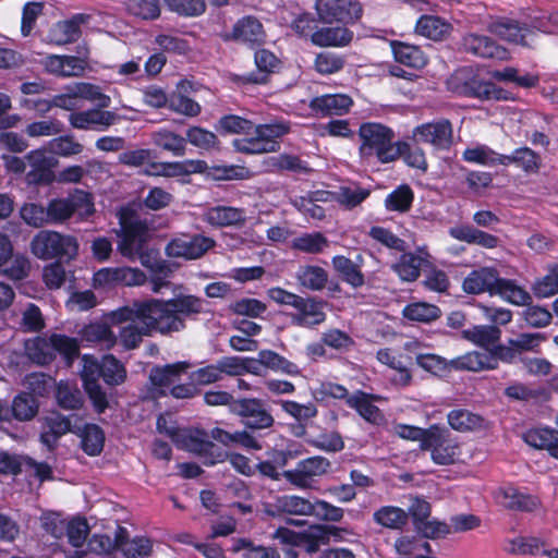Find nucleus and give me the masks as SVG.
Here are the masks:
<instances>
[{
    "label": "nucleus",
    "instance_id": "f257e3e1",
    "mask_svg": "<svg viewBox=\"0 0 558 558\" xmlns=\"http://www.w3.org/2000/svg\"><path fill=\"white\" fill-rule=\"evenodd\" d=\"M204 300L192 294L170 300L148 299L134 301L109 314L112 325H122L119 336L105 324L94 323L81 331L82 340L112 348L117 340L125 350L140 347L145 337L154 333L168 336L185 328V318L204 311Z\"/></svg>",
    "mask_w": 558,
    "mask_h": 558
},
{
    "label": "nucleus",
    "instance_id": "f03ea898",
    "mask_svg": "<svg viewBox=\"0 0 558 558\" xmlns=\"http://www.w3.org/2000/svg\"><path fill=\"white\" fill-rule=\"evenodd\" d=\"M463 290L471 294L483 292L498 294L505 301L519 306L526 305L531 300L527 291L513 280L499 278L492 268H481L470 272L463 281Z\"/></svg>",
    "mask_w": 558,
    "mask_h": 558
},
{
    "label": "nucleus",
    "instance_id": "7ed1b4c3",
    "mask_svg": "<svg viewBox=\"0 0 558 558\" xmlns=\"http://www.w3.org/2000/svg\"><path fill=\"white\" fill-rule=\"evenodd\" d=\"M359 136L362 141L360 154L364 158L377 157L380 162L396 160L407 143H393L391 129L381 123L366 122L361 124Z\"/></svg>",
    "mask_w": 558,
    "mask_h": 558
},
{
    "label": "nucleus",
    "instance_id": "20e7f679",
    "mask_svg": "<svg viewBox=\"0 0 558 558\" xmlns=\"http://www.w3.org/2000/svg\"><path fill=\"white\" fill-rule=\"evenodd\" d=\"M290 123L276 120L254 125L251 136L236 138L232 145L236 151L245 154H267L279 150L278 138L290 132Z\"/></svg>",
    "mask_w": 558,
    "mask_h": 558
},
{
    "label": "nucleus",
    "instance_id": "39448f33",
    "mask_svg": "<svg viewBox=\"0 0 558 558\" xmlns=\"http://www.w3.org/2000/svg\"><path fill=\"white\" fill-rule=\"evenodd\" d=\"M29 248L32 254L41 260H71L78 253V243L72 235L53 230H41L33 236Z\"/></svg>",
    "mask_w": 558,
    "mask_h": 558
},
{
    "label": "nucleus",
    "instance_id": "423d86ee",
    "mask_svg": "<svg viewBox=\"0 0 558 558\" xmlns=\"http://www.w3.org/2000/svg\"><path fill=\"white\" fill-rule=\"evenodd\" d=\"M121 241L118 244V251L131 260L140 258L143 266L154 268L149 263V257L142 254L143 245L150 236V230L145 221L135 217L120 216Z\"/></svg>",
    "mask_w": 558,
    "mask_h": 558
},
{
    "label": "nucleus",
    "instance_id": "0eeeda50",
    "mask_svg": "<svg viewBox=\"0 0 558 558\" xmlns=\"http://www.w3.org/2000/svg\"><path fill=\"white\" fill-rule=\"evenodd\" d=\"M420 448L430 451L433 462L439 465L452 464L460 457L459 442L446 428L437 425L427 428V436Z\"/></svg>",
    "mask_w": 558,
    "mask_h": 558
},
{
    "label": "nucleus",
    "instance_id": "6e6552de",
    "mask_svg": "<svg viewBox=\"0 0 558 558\" xmlns=\"http://www.w3.org/2000/svg\"><path fill=\"white\" fill-rule=\"evenodd\" d=\"M82 360L83 368L81 371V378L84 389L96 412L102 413L109 405L107 395L98 383L99 377H102V361L99 363L89 355H84Z\"/></svg>",
    "mask_w": 558,
    "mask_h": 558
},
{
    "label": "nucleus",
    "instance_id": "1a4fd4ad",
    "mask_svg": "<svg viewBox=\"0 0 558 558\" xmlns=\"http://www.w3.org/2000/svg\"><path fill=\"white\" fill-rule=\"evenodd\" d=\"M316 11L322 22L353 23L362 16V5L357 0H317Z\"/></svg>",
    "mask_w": 558,
    "mask_h": 558
},
{
    "label": "nucleus",
    "instance_id": "9d476101",
    "mask_svg": "<svg viewBox=\"0 0 558 558\" xmlns=\"http://www.w3.org/2000/svg\"><path fill=\"white\" fill-rule=\"evenodd\" d=\"M231 411L241 416L243 424L250 429L270 428L275 423L271 413L256 398L234 400L231 404Z\"/></svg>",
    "mask_w": 558,
    "mask_h": 558
},
{
    "label": "nucleus",
    "instance_id": "9b49d317",
    "mask_svg": "<svg viewBox=\"0 0 558 558\" xmlns=\"http://www.w3.org/2000/svg\"><path fill=\"white\" fill-rule=\"evenodd\" d=\"M331 466L330 461L322 456H315L300 461L295 469L283 472V477L296 488L307 489L314 477L326 474Z\"/></svg>",
    "mask_w": 558,
    "mask_h": 558
},
{
    "label": "nucleus",
    "instance_id": "f8f14e48",
    "mask_svg": "<svg viewBox=\"0 0 558 558\" xmlns=\"http://www.w3.org/2000/svg\"><path fill=\"white\" fill-rule=\"evenodd\" d=\"M216 242L202 234L182 235L172 239L166 246V254L172 258L197 259L215 246Z\"/></svg>",
    "mask_w": 558,
    "mask_h": 558
},
{
    "label": "nucleus",
    "instance_id": "ddd939ff",
    "mask_svg": "<svg viewBox=\"0 0 558 558\" xmlns=\"http://www.w3.org/2000/svg\"><path fill=\"white\" fill-rule=\"evenodd\" d=\"M326 305L327 303L322 299L300 295L293 306L295 312L290 315L291 323L302 328H315L327 318Z\"/></svg>",
    "mask_w": 558,
    "mask_h": 558
},
{
    "label": "nucleus",
    "instance_id": "4468645a",
    "mask_svg": "<svg viewBox=\"0 0 558 558\" xmlns=\"http://www.w3.org/2000/svg\"><path fill=\"white\" fill-rule=\"evenodd\" d=\"M145 280V274L138 268L106 267L94 274L93 284L95 288H110L118 284L131 287L142 286Z\"/></svg>",
    "mask_w": 558,
    "mask_h": 558
},
{
    "label": "nucleus",
    "instance_id": "2eb2a0df",
    "mask_svg": "<svg viewBox=\"0 0 558 558\" xmlns=\"http://www.w3.org/2000/svg\"><path fill=\"white\" fill-rule=\"evenodd\" d=\"M413 138L437 149H448L452 144V125L448 120L424 123L413 130Z\"/></svg>",
    "mask_w": 558,
    "mask_h": 558
},
{
    "label": "nucleus",
    "instance_id": "dca6fc26",
    "mask_svg": "<svg viewBox=\"0 0 558 558\" xmlns=\"http://www.w3.org/2000/svg\"><path fill=\"white\" fill-rule=\"evenodd\" d=\"M102 108H90L71 112L69 123L73 129L106 131L118 120V116Z\"/></svg>",
    "mask_w": 558,
    "mask_h": 558
},
{
    "label": "nucleus",
    "instance_id": "f3484780",
    "mask_svg": "<svg viewBox=\"0 0 558 558\" xmlns=\"http://www.w3.org/2000/svg\"><path fill=\"white\" fill-rule=\"evenodd\" d=\"M27 161L26 181L28 184H49L53 181L52 168L56 160L45 149H34L25 156Z\"/></svg>",
    "mask_w": 558,
    "mask_h": 558
},
{
    "label": "nucleus",
    "instance_id": "a211bd4d",
    "mask_svg": "<svg viewBox=\"0 0 558 558\" xmlns=\"http://www.w3.org/2000/svg\"><path fill=\"white\" fill-rule=\"evenodd\" d=\"M462 49L480 58L507 60L509 52L506 48L496 44L492 38L475 33L466 34L461 40Z\"/></svg>",
    "mask_w": 558,
    "mask_h": 558
},
{
    "label": "nucleus",
    "instance_id": "6ab92c4d",
    "mask_svg": "<svg viewBox=\"0 0 558 558\" xmlns=\"http://www.w3.org/2000/svg\"><path fill=\"white\" fill-rule=\"evenodd\" d=\"M264 511L270 517L311 515V500L298 495L276 496L264 505Z\"/></svg>",
    "mask_w": 558,
    "mask_h": 558
},
{
    "label": "nucleus",
    "instance_id": "aec40b11",
    "mask_svg": "<svg viewBox=\"0 0 558 558\" xmlns=\"http://www.w3.org/2000/svg\"><path fill=\"white\" fill-rule=\"evenodd\" d=\"M488 29L499 38L524 47H531L535 33L533 29L522 26L518 21L500 19L489 24Z\"/></svg>",
    "mask_w": 558,
    "mask_h": 558
},
{
    "label": "nucleus",
    "instance_id": "412c9836",
    "mask_svg": "<svg viewBox=\"0 0 558 558\" xmlns=\"http://www.w3.org/2000/svg\"><path fill=\"white\" fill-rule=\"evenodd\" d=\"M430 258L425 247H418L414 253H403L392 265V269L403 281H415L420 277L422 267L432 265Z\"/></svg>",
    "mask_w": 558,
    "mask_h": 558
},
{
    "label": "nucleus",
    "instance_id": "4be33fe9",
    "mask_svg": "<svg viewBox=\"0 0 558 558\" xmlns=\"http://www.w3.org/2000/svg\"><path fill=\"white\" fill-rule=\"evenodd\" d=\"M231 38L241 44L255 46L265 41L266 33L257 17L247 15L233 25Z\"/></svg>",
    "mask_w": 558,
    "mask_h": 558
},
{
    "label": "nucleus",
    "instance_id": "5701e85b",
    "mask_svg": "<svg viewBox=\"0 0 558 558\" xmlns=\"http://www.w3.org/2000/svg\"><path fill=\"white\" fill-rule=\"evenodd\" d=\"M353 105L347 94H326L312 99L310 107L322 116H342L349 112Z\"/></svg>",
    "mask_w": 558,
    "mask_h": 558
},
{
    "label": "nucleus",
    "instance_id": "b1692460",
    "mask_svg": "<svg viewBox=\"0 0 558 558\" xmlns=\"http://www.w3.org/2000/svg\"><path fill=\"white\" fill-rule=\"evenodd\" d=\"M203 220L213 227L242 226L246 220L245 210L230 206H215L207 208Z\"/></svg>",
    "mask_w": 558,
    "mask_h": 558
},
{
    "label": "nucleus",
    "instance_id": "393cba45",
    "mask_svg": "<svg viewBox=\"0 0 558 558\" xmlns=\"http://www.w3.org/2000/svg\"><path fill=\"white\" fill-rule=\"evenodd\" d=\"M496 498L501 506L510 510L533 511L539 506L536 497L522 493L512 486L500 488Z\"/></svg>",
    "mask_w": 558,
    "mask_h": 558
},
{
    "label": "nucleus",
    "instance_id": "a878e982",
    "mask_svg": "<svg viewBox=\"0 0 558 558\" xmlns=\"http://www.w3.org/2000/svg\"><path fill=\"white\" fill-rule=\"evenodd\" d=\"M185 448L199 456L208 457L205 464L213 465L223 460V454L218 451V447L207 439V434L202 430L190 433L184 440Z\"/></svg>",
    "mask_w": 558,
    "mask_h": 558
},
{
    "label": "nucleus",
    "instance_id": "bb28decb",
    "mask_svg": "<svg viewBox=\"0 0 558 558\" xmlns=\"http://www.w3.org/2000/svg\"><path fill=\"white\" fill-rule=\"evenodd\" d=\"M416 34L438 41L446 39L452 32V25L437 15H422L415 25Z\"/></svg>",
    "mask_w": 558,
    "mask_h": 558
},
{
    "label": "nucleus",
    "instance_id": "cd10ccee",
    "mask_svg": "<svg viewBox=\"0 0 558 558\" xmlns=\"http://www.w3.org/2000/svg\"><path fill=\"white\" fill-rule=\"evenodd\" d=\"M353 39V33L344 26L322 27L311 35V40L319 47H343Z\"/></svg>",
    "mask_w": 558,
    "mask_h": 558
},
{
    "label": "nucleus",
    "instance_id": "c85d7f7f",
    "mask_svg": "<svg viewBox=\"0 0 558 558\" xmlns=\"http://www.w3.org/2000/svg\"><path fill=\"white\" fill-rule=\"evenodd\" d=\"M71 430V423L68 417L59 413H51L45 417L44 430L40 434V440L48 449L51 450L57 445L58 439Z\"/></svg>",
    "mask_w": 558,
    "mask_h": 558
},
{
    "label": "nucleus",
    "instance_id": "c756f323",
    "mask_svg": "<svg viewBox=\"0 0 558 558\" xmlns=\"http://www.w3.org/2000/svg\"><path fill=\"white\" fill-rule=\"evenodd\" d=\"M450 366L460 371L481 372L496 369V361L487 352L472 351L451 360Z\"/></svg>",
    "mask_w": 558,
    "mask_h": 558
},
{
    "label": "nucleus",
    "instance_id": "7c9ffc66",
    "mask_svg": "<svg viewBox=\"0 0 558 558\" xmlns=\"http://www.w3.org/2000/svg\"><path fill=\"white\" fill-rule=\"evenodd\" d=\"M463 338L490 352V349L500 341L501 330L496 326L476 325L463 330Z\"/></svg>",
    "mask_w": 558,
    "mask_h": 558
},
{
    "label": "nucleus",
    "instance_id": "2f4dec72",
    "mask_svg": "<svg viewBox=\"0 0 558 558\" xmlns=\"http://www.w3.org/2000/svg\"><path fill=\"white\" fill-rule=\"evenodd\" d=\"M190 368L187 362H178L173 364H167L162 367H154L150 371L149 379L151 384L161 389L163 392L165 388H169L173 385L181 376L186 373Z\"/></svg>",
    "mask_w": 558,
    "mask_h": 558
},
{
    "label": "nucleus",
    "instance_id": "473e14b6",
    "mask_svg": "<svg viewBox=\"0 0 558 558\" xmlns=\"http://www.w3.org/2000/svg\"><path fill=\"white\" fill-rule=\"evenodd\" d=\"M333 269L341 279L353 288H360L365 283L364 275L359 263L343 255H336L331 259Z\"/></svg>",
    "mask_w": 558,
    "mask_h": 558
},
{
    "label": "nucleus",
    "instance_id": "72a5a7b5",
    "mask_svg": "<svg viewBox=\"0 0 558 558\" xmlns=\"http://www.w3.org/2000/svg\"><path fill=\"white\" fill-rule=\"evenodd\" d=\"M392 51L397 62L414 69H422L427 64V56L418 46L396 41Z\"/></svg>",
    "mask_w": 558,
    "mask_h": 558
},
{
    "label": "nucleus",
    "instance_id": "f704fd0d",
    "mask_svg": "<svg viewBox=\"0 0 558 558\" xmlns=\"http://www.w3.org/2000/svg\"><path fill=\"white\" fill-rule=\"evenodd\" d=\"M299 284L310 291H322L328 282V272L315 265L301 266L295 275Z\"/></svg>",
    "mask_w": 558,
    "mask_h": 558
},
{
    "label": "nucleus",
    "instance_id": "c9c22d12",
    "mask_svg": "<svg viewBox=\"0 0 558 558\" xmlns=\"http://www.w3.org/2000/svg\"><path fill=\"white\" fill-rule=\"evenodd\" d=\"M457 90L466 97H474L482 100L506 99L502 89L498 88L490 82L480 80H471L470 82L463 84L460 88L457 87Z\"/></svg>",
    "mask_w": 558,
    "mask_h": 558
},
{
    "label": "nucleus",
    "instance_id": "e433bc0d",
    "mask_svg": "<svg viewBox=\"0 0 558 558\" xmlns=\"http://www.w3.org/2000/svg\"><path fill=\"white\" fill-rule=\"evenodd\" d=\"M265 166L268 171H291L299 174H306L312 170L306 161L290 154L271 156L265 160Z\"/></svg>",
    "mask_w": 558,
    "mask_h": 558
},
{
    "label": "nucleus",
    "instance_id": "4c0bfd02",
    "mask_svg": "<svg viewBox=\"0 0 558 558\" xmlns=\"http://www.w3.org/2000/svg\"><path fill=\"white\" fill-rule=\"evenodd\" d=\"M515 165L527 173L537 172L541 157L529 147L515 149L511 155H502L501 166Z\"/></svg>",
    "mask_w": 558,
    "mask_h": 558
},
{
    "label": "nucleus",
    "instance_id": "58836bf2",
    "mask_svg": "<svg viewBox=\"0 0 558 558\" xmlns=\"http://www.w3.org/2000/svg\"><path fill=\"white\" fill-rule=\"evenodd\" d=\"M153 143L173 156L182 157L186 151L185 138L167 129H160L151 133Z\"/></svg>",
    "mask_w": 558,
    "mask_h": 558
},
{
    "label": "nucleus",
    "instance_id": "ea45409f",
    "mask_svg": "<svg viewBox=\"0 0 558 558\" xmlns=\"http://www.w3.org/2000/svg\"><path fill=\"white\" fill-rule=\"evenodd\" d=\"M153 168L156 169L157 174L174 177L195 172H203L206 168V162L203 160L161 162L153 165Z\"/></svg>",
    "mask_w": 558,
    "mask_h": 558
},
{
    "label": "nucleus",
    "instance_id": "a19ab883",
    "mask_svg": "<svg viewBox=\"0 0 558 558\" xmlns=\"http://www.w3.org/2000/svg\"><path fill=\"white\" fill-rule=\"evenodd\" d=\"M441 311L438 306L426 302H414L402 310L404 318L417 323H430L440 317Z\"/></svg>",
    "mask_w": 558,
    "mask_h": 558
},
{
    "label": "nucleus",
    "instance_id": "79ce46f5",
    "mask_svg": "<svg viewBox=\"0 0 558 558\" xmlns=\"http://www.w3.org/2000/svg\"><path fill=\"white\" fill-rule=\"evenodd\" d=\"M255 63L258 73H251L246 81L255 84H264L267 81V75L274 72L278 66L279 60L271 51L260 49L255 53Z\"/></svg>",
    "mask_w": 558,
    "mask_h": 558
},
{
    "label": "nucleus",
    "instance_id": "37998d69",
    "mask_svg": "<svg viewBox=\"0 0 558 558\" xmlns=\"http://www.w3.org/2000/svg\"><path fill=\"white\" fill-rule=\"evenodd\" d=\"M374 521L387 529L399 530L408 522V513L393 506H384L373 514Z\"/></svg>",
    "mask_w": 558,
    "mask_h": 558
},
{
    "label": "nucleus",
    "instance_id": "c03bdc74",
    "mask_svg": "<svg viewBox=\"0 0 558 558\" xmlns=\"http://www.w3.org/2000/svg\"><path fill=\"white\" fill-rule=\"evenodd\" d=\"M258 362L264 367L272 371L282 372L292 376L300 374V369L296 364L288 361L286 357L271 350H262L258 353Z\"/></svg>",
    "mask_w": 558,
    "mask_h": 558
},
{
    "label": "nucleus",
    "instance_id": "a18cd8bd",
    "mask_svg": "<svg viewBox=\"0 0 558 558\" xmlns=\"http://www.w3.org/2000/svg\"><path fill=\"white\" fill-rule=\"evenodd\" d=\"M82 448L88 456H97L101 452L105 442V434L96 424H86L80 432Z\"/></svg>",
    "mask_w": 558,
    "mask_h": 558
},
{
    "label": "nucleus",
    "instance_id": "49530a36",
    "mask_svg": "<svg viewBox=\"0 0 558 558\" xmlns=\"http://www.w3.org/2000/svg\"><path fill=\"white\" fill-rule=\"evenodd\" d=\"M349 407L355 409L359 414L371 423H377L381 420V413L379 409L374 405L369 399V396L357 391L347 399Z\"/></svg>",
    "mask_w": 558,
    "mask_h": 558
},
{
    "label": "nucleus",
    "instance_id": "de8ad7c7",
    "mask_svg": "<svg viewBox=\"0 0 558 558\" xmlns=\"http://www.w3.org/2000/svg\"><path fill=\"white\" fill-rule=\"evenodd\" d=\"M329 246L328 239L320 232L304 233L292 241V247L306 254H320Z\"/></svg>",
    "mask_w": 558,
    "mask_h": 558
},
{
    "label": "nucleus",
    "instance_id": "09e8293b",
    "mask_svg": "<svg viewBox=\"0 0 558 558\" xmlns=\"http://www.w3.org/2000/svg\"><path fill=\"white\" fill-rule=\"evenodd\" d=\"M463 159L468 162L478 163L487 167L501 165L502 155L497 154L486 145L469 147L463 151Z\"/></svg>",
    "mask_w": 558,
    "mask_h": 558
},
{
    "label": "nucleus",
    "instance_id": "8fccbe9b",
    "mask_svg": "<svg viewBox=\"0 0 558 558\" xmlns=\"http://www.w3.org/2000/svg\"><path fill=\"white\" fill-rule=\"evenodd\" d=\"M449 425L458 432H469L482 427L483 418L464 409L452 410L448 413Z\"/></svg>",
    "mask_w": 558,
    "mask_h": 558
},
{
    "label": "nucleus",
    "instance_id": "3c124183",
    "mask_svg": "<svg viewBox=\"0 0 558 558\" xmlns=\"http://www.w3.org/2000/svg\"><path fill=\"white\" fill-rule=\"evenodd\" d=\"M26 352L32 361L45 365L53 360V347L50 338L37 337L26 343Z\"/></svg>",
    "mask_w": 558,
    "mask_h": 558
},
{
    "label": "nucleus",
    "instance_id": "603ef678",
    "mask_svg": "<svg viewBox=\"0 0 558 558\" xmlns=\"http://www.w3.org/2000/svg\"><path fill=\"white\" fill-rule=\"evenodd\" d=\"M533 292L537 298H550L558 293V263L547 266V274L538 278L533 284Z\"/></svg>",
    "mask_w": 558,
    "mask_h": 558
},
{
    "label": "nucleus",
    "instance_id": "864d4df0",
    "mask_svg": "<svg viewBox=\"0 0 558 558\" xmlns=\"http://www.w3.org/2000/svg\"><path fill=\"white\" fill-rule=\"evenodd\" d=\"M56 398L64 410H77L83 405V396L75 385L60 381L57 386Z\"/></svg>",
    "mask_w": 558,
    "mask_h": 558
},
{
    "label": "nucleus",
    "instance_id": "5fc2aeb1",
    "mask_svg": "<svg viewBox=\"0 0 558 558\" xmlns=\"http://www.w3.org/2000/svg\"><path fill=\"white\" fill-rule=\"evenodd\" d=\"M12 417L25 422L32 420L38 411L36 399L29 393H20L11 404Z\"/></svg>",
    "mask_w": 558,
    "mask_h": 558
},
{
    "label": "nucleus",
    "instance_id": "6e6d98bb",
    "mask_svg": "<svg viewBox=\"0 0 558 558\" xmlns=\"http://www.w3.org/2000/svg\"><path fill=\"white\" fill-rule=\"evenodd\" d=\"M166 8L180 16L195 17L206 11L205 0H162Z\"/></svg>",
    "mask_w": 558,
    "mask_h": 558
},
{
    "label": "nucleus",
    "instance_id": "4d7b16f0",
    "mask_svg": "<svg viewBox=\"0 0 558 558\" xmlns=\"http://www.w3.org/2000/svg\"><path fill=\"white\" fill-rule=\"evenodd\" d=\"M102 378L110 386H117L124 383L126 369L124 365L112 354L102 357Z\"/></svg>",
    "mask_w": 558,
    "mask_h": 558
},
{
    "label": "nucleus",
    "instance_id": "13d9d810",
    "mask_svg": "<svg viewBox=\"0 0 558 558\" xmlns=\"http://www.w3.org/2000/svg\"><path fill=\"white\" fill-rule=\"evenodd\" d=\"M117 547L125 558H147L151 554V542L145 537H135L130 541L117 539Z\"/></svg>",
    "mask_w": 558,
    "mask_h": 558
},
{
    "label": "nucleus",
    "instance_id": "bf43d9fd",
    "mask_svg": "<svg viewBox=\"0 0 558 558\" xmlns=\"http://www.w3.org/2000/svg\"><path fill=\"white\" fill-rule=\"evenodd\" d=\"M48 149L51 154L61 157H72L80 155L84 150V146L80 142L75 141L74 136L64 135L52 138L48 143Z\"/></svg>",
    "mask_w": 558,
    "mask_h": 558
},
{
    "label": "nucleus",
    "instance_id": "052dcab7",
    "mask_svg": "<svg viewBox=\"0 0 558 558\" xmlns=\"http://www.w3.org/2000/svg\"><path fill=\"white\" fill-rule=\"evenodd\" d=\"M506 550L511 555H537L547 549L538 538L517 537L508 542Z\"/></svg>",
    "mask_w": 558,
    "mask_h": 558
},
{
    "label": "nucleus",
    "instance_id": "680f3d73",
    "mask_svg": "<svg viewBox=\"0 0 558 558\" xmlns=\"http://www.w3.org/2000/svg\"><path fill=\"white\" fill-rule=\"evenodd\" d=\"M46 210L48 225L62 223L74 215L68 197L49 201Z\"/></svg>",
    "mask_w": 558,
    "mask_h": 558
},
{
    "label": "nucleus",
    "instance_id": "e2e57ef3",
    "mask_svg": "<svg viewBox=\"0 0 558 558\" xmlns=\"http://www.w3.org/2000/svg\"><path fill=\"white\" fill-rule=\"evenodd\" d=\"M555 429L542 427V428H532L523 433V440L535 449H544L550 452V446L553 445V440L555 439Z\"/></svg>",
    "mask_w": 558,
    "mask_h": 558
},
{
    "label": "nucleus",
    "instance_id": "0e129e2a",
    "mask_svg": "<svg viewBox=\"0 0 558 558\" xmlns=\"http://www.w3.org/2000/svg\"><path fill=\"white\" fill-rule=\"evenodd\" d=\"M413 202V192L408 185H401L391 192L385 199L388 210L408 211Z\"/></svg>",
    "mask_w": 558,
    "mask_h": 558
},
{
    "label": "nucleus",
    "instance_id": "69168bd1",
    "mask_svg": "<svg viewBox=\"0 0 558 558\" xmlns=\"http://www.w3.org/2000/svg\"><path fill=\"white\" fill-rule=\"evenodd\" d=\"M74 84L80 99L96 102L98 108H108L110 106V96L104 94L99 86L86 82Z\"/></svg>",
    "mask_w": 558,
    "mask_h": 558
},
{
    "label": "nucleus",
    "instance_id": "338daca9",
    "mask_svg": "<svg viewBox=\"0 0 558 558\" xmlns=\"http://www.w3.org/2000/svg\"><path fill=\"white\" fill-rule=\"evenodd\" d=\"M128 10L142 20H156L160 16L159 0H129Z\"/></svg>",
    "mask_w": 558,
    "mask_h": 558
},
{
    "label": "nucleus",
    "instance_id": "774afa93",
    "mask_svg": "<svg viewBox=\"0 0 558 558\" xmlns=\"http://www.w3.org/2000/svg\"><path fill=\"white\" fill-rule=\"evenodd\" d=\"M320 341L337 351H347L354 344L352 337L338 328H330L324 331Z\"/></svg>",
    "mask_w": 558,
    "mask_h": 558
}]
</instances>
